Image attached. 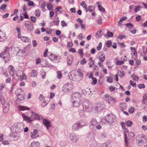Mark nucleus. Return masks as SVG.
<instances>
[{
  "label": "nucleus",
  "mask_w": 147,
  "mask_h": 147,
  "mask_svg": "<svg viewBox=\"0 0 147 147\" xmlns=\"http://www.w3.org/2000/svg\"><path fill=\"white\" fill-rule=\"evenodd\" d=\"M19 50L18 47H15L13 46L5 47L3 51L0 53V57L3 58L6 63L9 60V56L17 55Z\"/></svg>",
  "instance_id": "nucleus-1"
},
{
  "label": "nucleus",
  "mask_w": 147,
  "mask_h": 147,
  "mask_svg": "<svg viewBox=\"0 0 147 147\" xmlns=\"http://www.w3.org/2000/svg\"><path fill=\"white\" fill-rule=\"evenodd\" d=\"M68 77L70 80L74 81H78L83 78L82 73L78 71H74L69 74Z\"/></svg>",
  "instance_id": "nucleus-2"
},
{
  "label": "nucleus",
  "mask_w": 147,
  "mask_h": 147,
  "mask_svg": "<svg viewBox=\"0 0 147 147\" xmlns=\"http://www.w3.org/2000/svg\"><path fill=\"white\" fill-rule=\"evenodd\" d=\"M30 113L32 114L31 117H28L23 114H22V116L24 121L28 123H30L35 119H40V117L36 113L32 111H31Z\"/></svg>",
  "instance_id": "nucleus-3"
},
{
  "label": "nucleus",
  "mask_w": 147,
  "mask_h": 147,
  "mask_svg": "<svg viewBox=\"0 0 147 147\" xmlns=\"http://www.w3.org/2000/svg\"><path fill=\"white\" fill-rule=\"evenodd\" d=\"M105 120L107 123L111 124L114 123L116 121V117L113 114L107 115L105 117Z\"/></svg>",
  "instance_id": "nucleus-4"
},
{
  "label": "nucleus",
  "mask_w": 147,
  "mask_h": 147,
  "mask_svg": "<svg viewBox=\"0 0 147 147\" xmlns=\"http://www.w3.org/2000/svg\"><path fill=\"white\" fill-rule=\"evenodd\" d=\"M73 84L70 82H68L64 84L62 88L63 92L66 93L71 90L73 88Z\"/></svg>",
  "instance_id": "nucleus-5"
},
{
  "label": "nucleus",
  "mask_w": 147,
  "mask_h": 147,
  "mask_svg": "<svg viewBox=\"0 0 147 147\" xmlns=\"http://www.w3.org/2000/svg\"><path fill=\"white\" fill-rule=\"evenodd\" d=\"M71 100L73 101H78L81 100V96L80 94L78 92L72 94L71 96Z\"/></svg>",
  "instance_id": "nucleus-6"
},
{
  "label": "nucleus",
  "mask_w": 147,
  "mask_h": 147,
  "mask_svg": "<svg viewBox=\"0 0 147 147\" xmlns=\"http://www.w3.org/2000/svg\"><path fill=\"white\" fill-rule=\"evenodd\" d=\"M24 25L30 31H33V24L30 21H25L24 23Z\"/></svg>",
  "instance_id": "nucleus-7"
},
{
  "label": "nucleus",
  "mask_w": 147,
  "mask_h": 147,
  "mask_svg": "<svg viewBox=\"0 0 147 147\" xmlns=\"http://www.w3.org/2000/svg\"><path fill=\"white\" fill-rule=\"evenodd\" d=\"M10 139L12 141H18L20 138V134L17 133H12L10 134Z\"/></svg>",
  "instance_id": "nucleus-8"
},
{
  "label": "nucleus",
  "mask_w": 147,
  "mask_h": 147,
  "mask_svg": "<svg viewBox=\"0 0 147 147\" xmlns=\"http://www.w3.org/2000/svg\"><path fill=\"white\" fill-rule=\"evenodd\" d=\"M38 131L36 129H34L33 132H31L30 133V137L32 139L36 138L39 136L38 134Z\"/></svg>",
  "instance_id": "nucleus-9"
},
{
  "label": "nucleus",
  "mask_w": 147,
  "mask_h": 147,
  "mask_svg": "<svg viewBox=\"0 0 147 147\" xmlns=\"http://www.w3.org/2000/svg\"><path fill=\"white\" fill-rule=\"evenodd\" d=\"M70 139L71 141L74 143L77 142L79 139L78 137L74 134H71L70 135Z\"/></svg>",
  "instance_id": "nucleus-10"
},
{
  "label": "nucleus",
  "mask_w": 147,
  "mask_h": 147,
  "mask_svg": "<svg viewBox=\"0 0 147 147\" xmlns=\"http://www.w3.org/2000/svg\"><path fill=\"white\" fill-rule=\"evenodd\" d=\"M7 39V37L5 32L0 30V42H3Z\"/></svg>",
  "instance_id": "nucleus-11"
},
{
  "label": "nucleus",
  "mask_w": 147,
  "mask_h": 147,
  "mask_svg": "<svg viewBox=\"0 0 147 147\" xmlns=\"http://www.w3.org/2000/svg\"><path fill=\"white\" fill-rule=\"evenodd\" d=\"M98 122L95 119H92L89 123V126L90 128L93 129L97 125Z\"/></svg>",
  "instance_id": "nucleus-12"
},
{
  "label": "nucleus",
  "mask_w": 147,
  "mask_h": 147,
  "mask_svg": "<svg viewBox=\"0 0 147 147\" xmlns=\"http://www.w3.org/2000/svg\"><path fill=\"white\" fill-rule=\"evenodd\" d=\"M20 71H19L17 73L16 72L13 75L11 76H13V79L16 80H18L19 79L20 80L21 75L20 74Z\"/></svg>",
  "instance_id": "nucleus-13"
},
{
  "label": "nucleus",
  "mask_w": 147,
  "mask_h": 147,
  "mask_svg": "<svg viewBox=\"0 0 147 147\" xmlns=\"http://www.w3.org/2000/svg\"><path fill=\"white\" fill-rule=\"evenodd\" d=\"M43 123L44 124L48 130L50 129L51 127L50 122L46 119H44L43 120Z\"/></svg>",
  "instance_id": "nucleus-14"
},
{
  "label": "nucleus",
  "mask_w": 147,
  "mask_h": 147,
  "mask_svg": "<svg viewBox=\"0 0 147 147\" xmlns=\"http://www.w3.org/2000/svg\"><path fill=\"white\" fill-rule=\"evenodd\" d=\"M138 143L139 144L142 143L145 147H146L147 146V138L144 137L141 140H139Z\"/></svg>",
  "instance_id": "nucleus-15"
},
{
  "label": "nucleus",
  "mask_w": 147,
  "mask_h": 147,
  "mask_svg": "<svg viewBox=\"0 0 147 147\" xmlns=\"http://www.w3.org/2000/svg\"><path fill=\"white\" fill-rule=\"evenodd\" d=\"M17 109L19 110V111H24L26 110H30V108L27 107L22 106L21 105L18 106L17 107Z\"/></svg>",
  "instance_id": "nucleus-16"
},
{
  "label": "nucleus",
  "mask_w": 147,
  "mask_h": 147,
  "mask_svg": "<svg viewBox=\"0 0 147 147\" xmlns=\"http://www.w3.org/2000/svg\"><path fill=\"white\" fill-rule=\"evenodd\" d=\"M78 21L79 22L81 29H83L85 31L86 30V25L85 24H83V20L78 18L77 19Z\"/></svg>",
  "instance_id": "nucleus-17"
},
{
  "label": "nucleus",
  "mask_w": 147,
  "mask_h": 147,
  "mask_svg": "<svg viewBox=\"0 0 147 147\" xmlns=\"http://www.w3.org/2000/svg\"><path fill=\"white\" fill-rule=\"evenodd\" d=\"M8 69L11 76L13 75L16 72L14 67L12 66H9L8 67Z\"/></svg>",
  "instance_id": "nucleus-18"
},
{
  "label": "nucleus",
  "mask_w": 147,
  "mask_h": 147,
  "mask_svg": "<svg viewBox=\"0 0 147 147\" xmlns=\"http://www.w3.org/2000/svg\"><path fill=\"white\" fill-rule=\"evenodd\" d=\"M52 57H54V58L55 59H56L57 60H59L61 59V57L59 55H55L54 54H51V56H49L48 57L51 60H53V58H51Z\"/></svg>",
  "instance_id": "nucleus-19"
},
{
  "label": "nucleus",
  "mask_w": 147,
  "mask_h": 147,
  "mask_svg": "<svg viewBox=\"0 0 147 147\" xmlns=\"http://www.w3.org/2000/svg\"><path fill=\"white\" fill-rule=\"evenodd\" d=\"M40 144L38 142H32L29 147H39Z\"/></svg>",
  "instance_id": "nucleus-20"
},
{
  "label": "nucleus",
  "mask_w": 147,
  "mask_h": 147,
  "mask_svg": "<svg viewBox=\"0 0 147 147\" xmlns=\"http://www.w3.org/2000/svg\"><path fill=\"white\" fill-rule=\"evenodd\" d=\"M17 54L18 55L21 56L23 57L25 55V49L20 50L18 51Z\"/></svg>",
  "instance_id": "nucleus-21"
},
{
  "label": "nucleus",
  "mask_w": 147,
  "mask_h": 147,
  "mask_svg": "<svg viewBox=\"0 0 147 147\" xmlns=\"http://www.w3.org/2000/svg\"><path fill=\"white\" fill-rule=\"evenodd\" d=\"M80 128H81V127L78 123H76L73 125L72 129L74 131H75L78 130Z\"/></svg>",
  "instance_id": "nucleus-22"
},
{
  "label": "nucleus",
  "mask_w": 147,
  "mask_h": 147,
  "mask_svg": "<svg viewBox=\"0 0 147 147\" xmlns=\"http://www.w3.org/2000/svg\"><path fill=\"white\" fill-rule=\"evenodd\" d=\"M89 62L88 64L90 67H93V65L94 64V61L93 60L92 57H90L88 60Z\"/></svg>",
  "instance_id": "nucleus-23"
},
{
  "label": "nucleus",
  "mask_w": 147,
  "mask_h": 147,
  "mask_svg": "<svg viewBox=\"0 0 147 147\" xmlns=\"http://www.w3.org/2000/svg\"><path fill=\"white\" fill-rule=\"evenodd\" d=\"M67 64L70 65L72 63L73 59L71 56H69L67 59Z\"/></svg>",
  "instance_id": "nucleus-24"
},
{
  "label": "nucleus",
  "mask_w": 147,
  "mask_h": 147,
  "mask_svg": "<svg viewBox=\"0 0 147 147\" xmlns=\"http://www.w3.org/2000/svg\"><path fill=\"white\" fill-rule=\"evenodd\" d=\"M23 92V90L21 89H18L15 91V94L18 96L22 94Z\"/></svg>",
  "instance_id": "nucleus-25"
},
{
  "label": "nucleus",
  "mask_w": 147,
  "mask_h": 147,
  "mask_svg": "<svg viewBox=\"0 0 147 147\" xmlns=\"http://www.w3.org/2000/svg\"><path fill=\"white\" fill-rule=\"evenodd\" d=\"M37 74L38 72L36 70L33 69L31 73V76L32 77H35L37 76Z\"/></svg>",
  "instance_id": "nucleus-26"
},
{
  "label": "nucleus",
  "mask_w": 147,
  "mask_h": 147,
  "mask_svg": "<svg viewBox=\"0 0 147 147\" xmlns=\"http://www.w3.org/2000/svg\"><path fill=\"white\" fill-rule=\"evenodd\" d=\"M21 40L24 42H28L30 41L28 38L25 36L22 37L21 38Z\"/></svg>",
  "instance_id": "nucleus-27"
},
{
  "label": "nucleus",
  "mask_w": 147,
  "mask_h": 147,
  "mask_svg": "<svg viewBox=\"0 0 147 147\" xmlns=\"http://www.w3.org/2000/svg\"><path fill=\"white\" fill-rule=\"evenodd\" d=\"M79 125L81 127H83L86 126L87 125V123L86 121H81L79 123H78Z\"/></svg>",
  "instance_id": "nucleus-28"
},
{
  "label": "nucleus",
  "mask_w": 147,
  "mask_h": 147,
  "mask_svg": "<svg viewBox=\"0 0 147 147\" xmlns=\"http://www.w3.org/2000/svg\"><path fill=\"white\" fill-rule=\"evenodd\" d=\"M99 58L101 62H103L105 60V55L104 54H102L99 56Z\"/></svg>",
  "instance_id": "nucleus-29"
},
{
  "label": "nucleus",
  "mask_w": 147,
  "mask_h": 147,
  "mask_svg": "<svg viewBox=\"0 0 147 147\" xmlns=\"http://www.w3.org/2000/svg\"><path fill=\"white\" fill-rule=\"evenodd\" d=\"M20 74L21 75V78H20V80H22L24 79L25 80L26 78V75L24 74L22 71H20Z\"/></svg>",
  "instance_id": "nucleus-30"
},
{
  "label": "nucleus",
  "mask_w": 147,
  "mask_h": 147,
  "mask_svg": "<svg viewBox=\"0 0 147 147\" xmlns=\"http://www.w3.org/2000/svg\"><path fill=\"white\" fill-rule=\"evenodd\" d=\"M120 107L122 109H125L127 107V105L126 103L125 102L121 103L120 104Z\"/></svg>",
  "instance_id": "nucleus-31"
},
{
  "label": "nucleus",
  "mask_w": 147,
  "mask_h": 147,
  "mask_svg": "<svg viewBox=\"0 0 147 147\" xmlns=\"http://www.w3.org/2000/svg\"><path fill=\"white\" fill-rule=\"evenodd\" d=\"M47 7L48 10L49 11L53 10L54 8L53 5L50 3H49L47 4Z\"/></svg>",
  "instance_id": "nucleus-32"
},
{
  "label": "nucleus",
  "mask_w": 147,
  "mask_h": 147,
  "mask_svg": "<svg viewBox=\"0 0 147 147\" xmlns=\"http://www.w3.org/2000/svg\"><path fill=\"white\" fill-rule=\"evenodd\" d=\"M78 53L80 55L81 58H82L83 57V49H79L78 51Z\"/></svg>",
  "instance_id": "nucleus-33"
},
{
  "label": "nucleus",
  "mask_w": 147,
  "mask_h": 147,
  "mask_svg": "<svg viewBox=\"0 0 147 147\" xmlns=\"http://www.w3.org/2000/svg\"><path fill=\"white\" fill-rule=\"evenodd\" d=\"M125 74V73L123 71H119L117 72L118 75L121 77H122Z\"/></svg>",
  "instance_id": "nucleus-34"
},
{
  "label": "nucleus",
  "mask_w": 147,
  "mask_h": 147,
  "mask_svg": "<svg viewBox=\"0 0 147 147\" xmlns=\"http://www.w3.org/2000/svg\"><path fill=\"white\" fill-rule=\"evenodd\" d=\"M2 73L3 75L6 77H8V75L7 73V71L5 69H3L2 70Z\"/></svg>",
  "instance_id": "nucleus-35"
},
{
  "label": "nucleus",
  "mask_w": 147,
  "mask_h": 147,
  "mask_svg": "<svg viewBox=\"0 0 147 147\" xmlns=\"http://www.w3.org/2000/svg\"><path fill=\"white\" fill-rule=\"evenodd\" d=\"M72 104L73 106L75 107H78L80 105L79 102H73Z\"/></svg>",
  "instance_id": "nucleus-36"
},
{
  "label": "nucleus",
  "mask_w": 147,
  "mask_h": 147,
  "mask_svg": "<svg viewBox=\"0 0 147 147\" xmlns=\"http://www.w3.org/2000/svg\"><path fill=\"white\" fill-rule=\"evenodd\" d=\"M126 124L128 127H131L133 124V122L130 121L128 120L125 123Z\"/></svg>",
  "instance_id": "nucleus-37"
},
{
  "label": "nucleus",
  "mask_w": 147,
  "mask_h": 147,
  "mask_svg": "<svg viewBox=\"0 0 147 147\" xmlns=\"http://www.w3.org/2000/svg\"><path fill=\"white\" fill-rule=\"evenodd\" d=\"M46 5V3L44 1L41 3V8L43 10H44L45 8Z\"/></svg>",
  "instance_id": "nucleus-38"
},
{
  "label": "nucleus",
  "mask_w": 147,
  "mask_h": 147,
  "mask_svg": "<svg viewBox=\"0 0 147 147\" xmlns=\"http://www.w3.org/2000/svg\"><path fill=\"white\" fill-rule=\"evenodd\" d=\"M96 22L98 25L101 24L102 22L101 18L100 17H99L97 19Z\"/></svg>",
  "instance_id": "nucleus-39"
},
{
  "label": "nucleus",
  "mask_w": 147,
  "mask_h": 147,
  "mask_svg": "<svg viewBox=\"0 0 147 147\" xmlns=\"http://www.w3.org/2000/svg\"><path fill=\"white\" fill-rule=\"evenodd\" d=\"M80 4L82 7L84 9H86V7H87V5L86 3L84 1L82 2Z\"/></svg>",
  "instance_id": "nucleus-40"
},
{
  "label": "nucleus",
  "mask_w": 147,
  "mask_h": 147,
  "mask_svg": "<svg viewBox=\"0 0 147 147\" xmlns=\"http://www.w3.org/2000/svg\"><path fill=\"white\" fill-rule=\"evenodd\" d=\"M18 98L20 100H23L24 99V97L22 94L18 96Z\"/></svg>",
  "instance_id": "nucleus-41"
},
{
  "label": "nucleus",
  "mask_w": 147,
  "mask_h": 147,
  "mask_svg": "<svg viewBox=\"0 0 147 147\" xmlns=\"http://www.w3.org/2000/svg\"><path fill=\"white\" fill-rule=\"evenodd\" d=\"M57 77L59 79H60L62 76V74L60 71H57Z\"/></svg>",
  "instance_id": "nucleus-42"
},
{
  "label": "nucleus",
  "mask_w": 147,
  "mask_h": 147,
  "mask_svg": "<svg viewBox=\"0 0 147 147\" xmlns=\"http://www.w3.org/2000/svg\"><path fill=\"white\" fill-rule=\"evenodd\" d=\"M92 82H91V84H96L97 82V80L96 78L94 77H92Z\"/></svg>",
  "instance_id": "nucleus-43"
},
{
  "label": "nucleus",
  "mask_w": 147,
  "mask_h": 147,
  "mask_svg": "<svg viewBox=\"0 0 147 147\" xmlns=\"http://www.w3.org/2000/svg\"><path fill=\"white\" fill-rule=\"evenodd\" d=\"M40 11L39 9H36L35 12V15L38 17H39L40 15Z\"/></svg>",
  "instance_id": "nucleus-44"
},
{
  "label": "nucleus",
  "mask_w": 147,
  "mask_h": 147,
  "mask_svg": "<svg viewBox=\"0 0 147 147\" xmlns=\"http://www.w3.org/2000/svg\"><path fill=\"white\" fill-rule=\"evenodd\" d=\"M94 9V7L93 6H90L88 8V10L90 12L92 11Z\"/></svg>",
  "instance_id": "nucleus-45"
},
{
  "label": "nucleus",
  "mask_w": 147,
  "mask_h": 147,
  "mask_svg": "<svg viewBox=\"0 0 147 147\" xmlns=\"http://www.w3.org/2000/svg\"><path fill=\"white\" fill-rule=\"evenodd\" d=\"M4 102L3 103H2V104H3V106L4 107H7L8 106V108H9V103H8L7 102Z\"/></svg>",
  "instance_id": "nucleus-46"
},
{
  "label": "nucleus",
  "mask_w": 147,
  "mask_h": 147,
  "mask_svg": "<svg viewBox=\"0 0 147 147\" xmlns=\"http://www.w3.org/2000/svg\"><path fill=\"white\" fill-rule=\"evenodd\" d=\"M124 63L123 61H118L116 62V64L118 65H120Z\"/></svg>",
  "instance_id": "nucleus-47"
},
{
  "label": "nucleus",
  "mask_w": 147,
  "mask_h": 147,
  "mask_svg": "<svg viewBox=\"0 0 147 147\" xmlns=\"http://www.w3.org/2000/svg\"><path fill=\"white\" fill-rule=\"evenodd\" d=\"M112 42L111 41L108 40L106 42V45L107 47H109L111 46Z\"/></svg>",
  "instance_id": "nucleus-48"
},
{
  "label": "nucleus",
  "mask_w": 147,
  "mask_h": 147,
  "mask_svg": "<svg viewBox=\"0 0 147 147\" xmlns=\"http://www.w3.org/2000/svg\"><path fill=\"white\" fill-rule=\"evenodd\" d=\"M126 26L128 27L129 29H132L133 28V25L130 23H127Z\"/></svg>",
  "instance_id": "nucleus-49"
},
{
  "label": "nucleus",
  "mask_w": 147,
  "mask_h": 147,
  "mask_svg": "<svg viewBox=\"0 0 147 147\" xmlns=\"http://www.w3.org/2000/svg\"><path fill=\"white\" fill-rule=\"evenodd\" d=\"M123 129V132L124 133V136H125V135H127V134L129 132V130L127 128L125 127H124Z\"/></svg>",
  "instance_id": "nucleus-50"
},
{
  "label": "nucleus",
  "mask_w": 147,
  "mask_h": 147,
  "mask_svg": "<svg viewBox=\"0 0 147 147\" xmlns=\"http://www.w3.org/2000/svg\"><path fill=\"white\" fill-rule=\"evenodd\" d=\"M88 138L90 139L94 138V135L93 133L91 132L88 134Z\"/></svg>",
  "instance_id": "nucleus-51"
},
{
  "label": "nucleus",
  "mask_w": 147,
  "mask_h": 147,
  "mask_svg": "<svg viewBox=\"0 0 147 147\" xmlns=\"http://www.w3.org/2000/svg\"><path fill=\"white\" fill-rule=\"evenodd\" d=\"M102 46V43L101 42L99 43L98 46L96 48L97 50L98 51H100L101 49Z\"/></svg>",
  "instance_id": "nucleus-52"
},
{
  "label": "nucleus",
  "mask_w": 147,
  "mask_h": 147,
  "mask_svg": "<svg viewBox=\"0 0 147 147\" xmlns=\"http://www.w3.org/2000/svg\"><path fill=\"white\" fill-rule=\"evenodd\" d=\"M30 19L32 22L34 23H35L36 22V18L34 16H31Z\"/></svg>",
  "instance_id": "nucleus-53"
},
{
  "label": "nucleus",
  "mask_w": 147,
  "mask_h": 147,
  "mask_svg": "<svg viewBox=\"0 0 147 147\" xmlns=\"http://www.w3.org/2000/svg\"><path fill=\"white\" fill-rule=\"evenodd\" d=\"M83 34H82L80 33V34L77 37L80 40H82L84 38V37H83Z\"/></svg>",
  "instance_id": "nucleus-54"
},
{
  "label": "nucleus",
  "mask_w": 147,
  "mask_h": 147,
  "mask_svg": "<svg viewBox=\"0 0 147 147\" xmlns=\"http://www.w3.org/2000/svg\"><path fill=\"white\" fill-rule=\"evenodd\" d=\"M142 7H141L140 6H136L135 8L134 11L136 12L138 11H139L140 9Z\"/></svg>",
  "instance_id": "nucleus-55"
},
{
  "label": "nucleus",
  "mask_w": 147,
  "mask_h": 147,
  "mask_svg": "<svg viewBox=\"0 0 147 147\" xmlns=\"http://www.w3.org/2000/svg\"><path fill=\"white\" fill-rule=\"evenodd\" d=\"M80 64L82 65H84L86 63V62L85 58H83L80 61Z\"/></svg>",
  "instance_id": "nucleus-56"
},
{
  "label": "nucleus",
  "mask_w": 147,
  "mask_h": 147,
  "mask_svg": "<svg viewBox=\"0 0 147 147\" xmlns=\"http://www.w3.org/2000/svg\"><path fill=\"white\" fill-rule=\"evenodd\" d=\"M107 35L109 37H111L113 36V33L109 31L107 32Z\"/></svg>",
  "instance_id": "nucleus-57"
},
{
  "label": "nucleus",
  "mask_w": 147,
  "mask_h": 147,
  "mask_svg": "<svg viewBox=\"0 0 147 147\" xmlns=\"http://www.w3.org/2000/svg\"><path fill=\"white\" fill-rule=\"evenodd\" d=\"M129 31L133 34H135L136 33V30L134 28L129 29Z\"/></svg>",
  "instance_id": "nucleus-58"
},
{
  "label": "nucleus",
  "mask_w": 147,
  "mask_h": 147,
  "mask_svg": "<svg viewBox=\"0 0 147 147\" xmlns=\"http://www.w3.org/2000/svg\"><path fill=\"white\" fill-rule=\"evenodd\" d=\"M134 136V134L133 132H130L129 133L128 137H129V138H131Z\"/></svg>",
  "instance_id": "nucleus-59"
},
{
  "label": "nucleus",
  "mask_w": 147,
  "mask_h": 147,
  "mask_svg": "<svg viewBox=\"0 0 147 147\" xmlns=\"http://www.w3.org/2000/svg\"><path fill=\"white\" fill-rule=\"evenodd\" d=\"M138 87L140 89L144 88L145 87V86L144 84H139L138 85Z\"/></svg>",
  "instance_id": "nucleus-60"
},
{
  "label": "nucleus",
  "mask_w": 147,
  "mask_h": 147,
  "mask_svg": "<svg viewBox=\"0 0 147 147\" xmlns=\"http://www.w3.org/2000/svg\"><path fill=\"white\" fill-rule=\"evenodd\" d=\"M129 83L133 87H136V84L135 83H134L132 80H130Z\"/></svg>",
  "instance_id": "nucleus-61"
},
{
  "label": "nucleus",
  "mask_w": 147,
  "mask_h": 147,
  "mask_svg": "<svg viewBox=\"0 0 147 147\" xmlns=\"http://www.w3.org/2000/svg\"><path fill=\"white\" fill-rule=\"evenodd\" d=\"M5 87V84L3 83H1L0 84V90H3L4 88Z\"/></svg>",
  "instance_id": "nucleus-62"
},
{
  "label": "nucleus",
  "mask_w": 147,
  "mask_h": 147,
  "mask_svg": "<svg viewBox=\"0 0 147 147\" xmlns=\"http://www.w3.org/2000/svg\"><path fill=\"white\" fill-rule=\"evenodd\" d=\"M142 18V17L140 16H137L136 18V20L137 21H140Z\"/></svg>",
  "instance_id": "nucleus-63"
},
{
  "label": "nucleus",
  "mask_w": 147,
  "mask_h": 147,
  "mask_svg": "<svg viewBox=\"0 0 147 147\" xmlns=\"http://www.w3.org/2000/svg\"><path fill=\"white\" fill-rule=\"evenodd\" d=\"M61 25L63 27H65L67 26V24L64 21H62L61 22Z\"/></svg>",
  "instance_id": "nucleus-64"
}]
</instances>
